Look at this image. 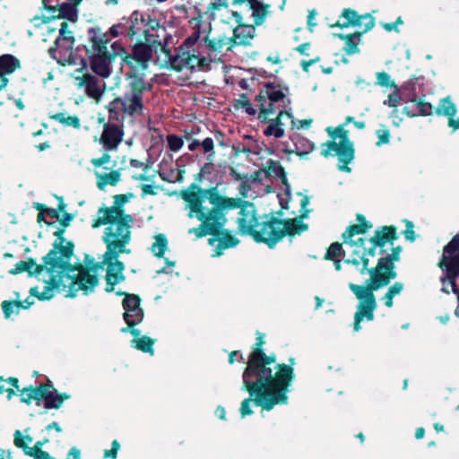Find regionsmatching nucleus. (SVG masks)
Wrapping results in <instances>:
<instances>
[{
    "mask_svg": "<svg viewBox=\"0 0 459 459\" xmlns=\"http://www.w3.org/2000/svg\"><path fill=\"white\" fill-rule=\"evenodd\" d=\"M39 211L38 221L48 226L60 222V227L54 232L56 237L53 249L44 258V265L39 266L30 259V277L36 281L30 288V295L39 299H49L56 291L62 292L65 297L73 298L79 290L87 295L98 285L96 270H86L82 266L75 267L71 264L74 245L67 241L63 234L72 216L65 213L60 216L56 209L45 208L39 203L34 204Z\"/></svg>",
    "mask_w": 459,
    "mask_h": 459,
    "instance_id": "f257e3e1",
    "label": "nucleus"
},
{
    "mask_svg": "<svg viewBox=\"0 0 459 459\" xmlns=\"http://www.w3.org/2000/svg\"><path fill=\"white\" fill-rule=\"evenodd\" d=\"M126 85L121 96L115 98L108 106V122L103 125L100 144L108 152L117 151L124 137V122L133 123L149 116L152 81L135 71L126 74Z\"/></svg>",
    "mask_w": 459,
    "mask_h": 459,
    "instance_id": "f03ea898",
    "label": "nucleus"
},
{
    "mask_svg": "<svg viewBox=\"0 0 459 459\" xmlns=\"http://www.w3.org/2000/svg\"><path fill=\"white\" fill-rule=\"evenodd\" d=\"M263 342V336H258L243 373V383L257 405L271 410L287 402L286 393L293 371L285 364H277L273 356H266L260 350Z\"/></svg>",
    "mask_w": 459,
    "mask_h": 459,
    "instance_id": "7ed1b4c3",
    "label": "nucleus"
},
{
    "mask_svg": "<svg viewBox=\"0 0 459 459\" xmlns=\"http://www.w3.org/2000/svg\"><path fill=\"white\" fill-rule=\"evenodd\" d=\"M400 248L385 257L378 260L377 265L371 269L366 270L370 278L366 281L365 285L349 283V288L359 299L357 311L354 315V331L360 330V323L364 319L372 321L374 319V312L377 308L376 297L374 291L383 288L396 277L394 262L399 260Z\"/></svg>",
    "mask_w": 459,
    "mask_h": 459,
    "instance_id": "20e7f679",
    "label": "nucleus"
},
{
    "mask_svg": "<svg viewBox=\"0 0 459 459\" xmlns=\"http://www.w3.org/2000/svg\"><path fill=\"white\" fill-rule=\"evenodd\" d=\"M357 220L358 224L349 226L342 233L343 243L351 249L353 255L351 259H346L345 263L354 266L351 273L364 274L368 266V256H374L377 247H383L391 243L395 238V232L393 228L383 227L375 232L374 237L366 239L359 235L364 234L372 225L368 224L362 215H358Z\"/></svg>",
    "mask_w": 459,
    "mask_h": 459,
    "instance_id": "39448f33",
    "label": "nucleus"
},
{
    "mask_svg": "<svg viewBox=\"0 0 459 459\" xmlns=\"http://www.w3.org/2000/svg\"><path fill=\"white\" fill-rule=\"evenodd\" d=\"M132 216H122L116 209L109 211H98L92 228L96 229L101 225H108L102 236L107 250L104 253L106 261L116 259L122 253H129L126 246L131 240Z\"/></svg>",
    "mask_w": 459,
    "mask_h": 459,
    "instance_id": "423d86ee",
    "label": "nucleus"
},
{
    "mask_svg": "<svg viewBox=\"0 0 459 459\" xmlns=\"http://www.w3.org/2000/svg\"><path fill=\"white\" fill-rule=\"evenodd\" d=\"M89 46L86 53L90 60V66L93 73L102 79L108 78L112 73V61L117 56L126 53L125 48L119 41L110 44L108 50V35L103 33L100 28H90L88 30Z\"/></svg>",
    "mask_w": 459,
    "mask_h": 459,
    "instance_id": "0eeeda50",
    "label": "nucleus"
},
{
    "mask_svg": "<svg viewBox=\"0 0 459 459\" xmlns=\"http://www.w3.org/2000/svg\"><path fill=\"white\" fill-rule=\"evenodd\" d=\"M184 200L188 204L190 210L189 217L195 216L202 224L198 228H193L188 232L194 233L197 238L205 235H214L223 227L226 218L218 208L208 209L203 205L204 200L195 192L186 193L183 195Z\"/></svg>",
    "mask_w": 459,
    "mask_h": 459,
    "instance_id": "6e6552de",
    "label": "nucleus"
},
{
    "mask_svg": "<svg viewBox=\"0 0 459 459\" xmlns=\"http://www.w3.org/2000/svg\"><path fill=\"white\" fill-rule=\"evenodd\" d=\"M307 230V225L300 219L281 221L274 217H265L253 231L251 237L256 242L274 247L286 235L294 236Z\"/></svg>",
    "mask_w": 459,
    "mask_h": 459,
    "instance_id": "1a4fd4ad",
    "label": "nucleus"
},
{
    "mask_svg": "<svg viewBox=\"0 0 459 459\" xmlns=\"http://www.w3.org/2000/svg\"><path fill=\"white\" fill-rule=\"evenodd\" d=\"M289 89L273 82L265 83L255 97L258 118L266 120L269 117L283 112H291Z\"/></svg>",
    "mask_w": 459,
    "mask_h": 459,
    "instance_id": "9d476101",
    "label": "nucleus"
},
{
    "mask_svg": "<svg viewBox=\"0 0 459 459\" xmlns=\"http://www.w3.org/2000/svg\"><path fill=\"white\" fill-rule=\"evenodd\" d=\"M353 122L352 117H347L344 125L335 128L327 127L326 132L331 137V141L322 145L321 153L325 157L336 155L339 158L338 168L344 172H350L351 169L348 164L354 159L353 143L348 137V131L344 129V126Z\"/></svg>",
    "mask_w": 459,
    "mask_h": 459,
    "instance_id": "9b49d317",
    "label": "nucleus"
},
{
    "mask_svg": "<svg viewBox=\"0 0 459 459\" xmlns=\"http://www.w3.org/2000/svg\"><path fill=\"white\" fill-rule=\"evenodd\" d=\"M160 55H159L158 62L161 67H170L177 71L206 69L211 64V59L202 56L195 48L184 49L179 48L175 53L168 47L167 44H159Z\"/></svg>",
    "mask_w": 459,
    "mask_h": 459,
    "instance_id": "f8f14e48",
    "label": "nucleus"
},
{
    "mask_svg": "<svg viewBox=\"0 0 459 459\" xmlns=\"http://www.w3.org/2000/svg\"><path fill=\"white\" fill-rule=\"evenodd\" d=\"M438 266L444 273L440 281L445 284L448 281L451 284L452 291L457 296L458 306L455 309V315L459 316V289L456 286V279L459 276V234H456L444 247Z\"/></svg>",
    "mask_w": 459,
    "mask_h": 459,
    "instance_id": "ddd939ff",
    "label": "nucleus"
},
{
    "mask_svg": "<svg viewBox=\"0 0 459 459\" xmlns=\"http://www.w3.org/2000/svg\"><path fill=\"white\" fill-rule=\"evenodd\" d=\"M194 6L199 16L210 21L220 19L222 22H230L231 18L237 22L242 21L240 13L229 10L228 0H195Z\"/></svg>",
    "mask_w": 459,
    "mask_h": 459,
    "instance_id": "4468645a",
    "label": "nucleus"
},
{
    "mask_svg": "<svg viewBox=\"0 0 459 459\" xmlns=\"http://www.w3.org/2000/svg\"><path fill=\"white\" fill-rule=\"evenodd\" d=\"M30 398L37 400L39 404L40 401H43L47 409H58L64 401L69 398V395L58 394L48 380V384H40L34 388L30 386Z\"/></svg>",
    "mask_w": 459,
    "mask_h": 459,
    "instance_id": "2eb2a0df",
    "label": "nucleus"
},
{
    "mask_svg": "<svg viewBox=\"0 0 459 459\" xmlns=\"http://www.w3.org/2000/svg\"><path fill=\"white\" fill-rule=\"evenodd\" d=\"M256 177L258 179H261L264 177L276 178L281 179V183L285 186V193L283 195H278V197L281 206L284 209H288L287 204L290 195V188L287 183L285 172L281 163L277 160H267L264 165V168L257 171Z\"/></svg>",
    "mask_w": 459,
    "mask_h": 459,
    "instance_id": "dca6fc26",
    "label": "nucleus"
},
{
    "mask_svg": "<svg viewBox=\"0 0 459 459\" xmlns=\"http://www.w3.org/2000/svg\"><path fill=\"white\" fill-rule=\"evenodd\" d=\"M154 37L153 34H147L146 35V40L149 42V44L140 43L136 44L133 48L132 54L130 56V58L142 63L143 67L146 68L147 65L146 63L150 61L153 55L156 56L155 62L159 64L158 57L159 55H160V50L159 48V44H164L161 40H152L151 38Z\"/></svg>",
    "mask_w": 459,
    "mask_h": 459,
    "instance_id": "f3484780",
    "label": "nucleus"
},
{
    "mask_svg": "<svg viewBox=\"0 0 459 459\" xmlns=\"http://www.w3.org/2000/svg\"><path fill=\"white\" fill-rule=\"evenodd\" d=\"M72 24L68 22L63 21L60 23V27L58 29V37L55 40L56 48H50L49 53L51 56L56 59L59 63L61 62L56 54L60 51L64 50L65 52H69L71 54V50L74 45V30H72Z\"/></svg>",
    "mask_w": 459,
    "mask_h": 459,
    "instance_id": "a211bd4d",
    "label": "nucleus"
},
{
    "mask_svg": "<svg viewBox=\"0 0 459 459\" xmlns=\"http://www.w3.org/2000/svg\"><path fill=\"white\" fill-rule=\"evenodd\" d=\"M76 81L79 88L83 89L89 98L100 102L106 89V83L102 79H99L91 74H84L76 77Z\"/></svg>",
    "mask_w": 459,
    "mask_h": 459,
    "instance_id": "6ab92c4d",
    "label": "nucleus"
},
{
    "mask_svg": "<svg viewBox=\"0 0 459 459\" xmlns=\"http://www.w3.org/2000/svg\"><path fill=\"white\" fill-rule=\"evenodd\" d=\"M341 18L343 19V21L337 22V26L341 28H348L350 26L362 27L363 25L362 32H366L371 30L375 25L374 18L371 15L366 14L359 16L355 11L351 9H344Z\"/></svg>",
    "mask_w": 459,
    "mask_h": 459,
    "instance_id": "aec40b11",
    "label": "nucleus"
},
{
    "mask_svg": "<svg viewBox=\"0 0 459 459\" xmlns=\"http://www.w3.org/2000/svg\"><path fill=\"white\" fill-rule=\"evenodd\" d=\"M260 222L257 221L255 206L246 202L239 211L238 218V229L243 234L252 235Z\"/></svg>",
    "mask_w": 459,
    "mask_h": 459,
    "instance_id": "412c9836",
    "label": "nucleus"
},
{
    "mask_svg": "<svg viewBox=\"0 0 459 459\" xmlns=\"http://www.w3.org/2000/svg\"><path fill=\"white\" fill-rule=\"evenodd\" d=\"M291 118V112H283L277 115L275 118L268 117L264 120L268 125L264 127L263 133L267 137H273L275 139L282 138L285 134L284 126L285 120Z\"/></svg>",
    "mask_w": 459,
    "mask_h": 459,
    "instance_id": "4be33fe9",
    "label": "nucleus"
},
{
    "mask_svg": "<svg viewBox=\"0 0 459 459\" xmlns=\"http://www.w3.org/2000/svg\"><path fill=\"white\" fill-rule=\"evenodd\" d=\"M102 263L108 266L106 275V281L108 284L107 290L111 291L113 290L114 285L124 281L125 277L123 274V271L125 269V266L123 263L117 260V258L106 261L105 257L103 256Z\"/></svg>",
    "mask_w": 459,
    "mask_h": 459,
    "instance_id": "5701e85b",
    "label": "nucleus"
},
{
    "mask_svg": "<svg viewBox=\"0 0 459 459\" xmlns=\"http://www.w3.org/2000/svg\"><path fill=\"white\" fill-rule=\"evenodd\" d=\"M29 389L24 387L20 389L18 386V379L10 377L4 379L0 377V393H7V399L11 400L13 395H19L22 403H29Z\"/></svg>",
    "mask_w": 459,
    "mask_h": 459,
    "instance_id": "b1692460",
    "label": "nucleus"
},
{
    "mask_svg": "<svg viewBox=\"0 0 459 459\" xmlns=\"http://www.w3.org/2000/svg\"><path fill=\"white\" fill-rule=\"evenodd\" d=\"M96 185L100 190L104 191L107 186H115L121 180L120 169H98L94 171Z\"/></svg>",
    "mask_w": 459,
    "mask_h": 459,
    "instance_id": "393cba45",
    "label": "nucleus"
},
{
    "mask_svg": "<svg viewBox=\"0 0 459 459\" xmlns=\"http://www.w3.org/2000/svg\"><path fill=\"white\" fill-rule=\"evenodd\" d=\"M256 36V30L254 25L240 24L233 30L231 38L232 45L250 46Z\"/></svg>",
    "mask_w": 459,
    "mask_h": 459,
    "instance_id": "a878e982",
    "label": "nucleus"
},
{
    "mask_svg": "<svg viewBox=\"0 0 459 459\" xmlns=\"http://www.w3.org/2000/svg\"><path fill=\"white\" fill-rule=\"evenodd\" d=\"M20 67V62L12 55H3L0 56V90L6 86L8 82L7 75L13 74Z\"/></svg>",
    "mask_w": 459,
    "mask_h": 459,
    "instance_id": "bb28decb",
    "label": "nucleus"
},
{
    "mask_svg": "<svg viewBox=\"0 0 459 459\" xmlns=\"http://www.w3.org/2000/svg\"><path fill=\"white\" fill-rule=\"evenodd\" d=\"M292 142V147L286 146L281 148V151L288 153L294 152L301 156L311 152L315 148L314 143L304 137L296 136Z\"/></svg>",
    "mask_w": 459,
    "mask_h": 459,
    "instance_id": "cd10ccee",
    "label": "nucleus"
},
{
    "mask_svg": "<svg viewBox=\"0 0 459 459\" xmlns=\"http://www.w3.org/2000/svg\"><path fill=\"white\" fill-rule=\"evenodd\" d=\"M203 40L204 41L206 47L210 51L212 52H221L225 47L230 46L228 48L233 46L231 38L227 37L225 35H219L218 37L211 38L208 34L203 37Z\"/></svg>",
    "mask_w": 459,
    "mask_h": 459,
    "instance_id": "c85d7f7f",
    "label": "nucleus"
},
{
    "mask_svg": "<svg viewBox=\"0 0 459 459\" xmlns=\"http://www.w3.org/2000/svg\"><path fill=\"white\" fill-rule=\"evenodd\" d=\"M248 6L252 10V17L255 25H262L270 13V5L261 3L259 0H248Z\"/></svg>",
    "mask_w": 459,
    "mask_h": 459,
    "instance_id": "c756f323",
    "label": "nucleus"
},
{
    "mask_svg": "<svg viewBox=\"0 0 459 459\" xmlns=\"http://www.w3.org/2000/svg\"><path fill=\"white\" fill-rule=\"evenodd\" d=\"M79 4L65 3L60 5L58 16L63 19H66L68 22L74 24L78 20V9Z\"/></svg>",
    "mask_w": 459,
    "mask_h": 459,
    "instance_id": "7c9ffc66",
    "label": "nucleus"
},
{
    "mask_svg": "<svg viewBox=\"0 0 459 459\" xmlns=\"http://www.w3.org/2000/svg\"><path fill=\"white\" fill-rule=\"evenodd\" d=\"M346 248H347V250L343 249L342 244H340L338 242H334V243L331 244L330 247H328L327 252L325 255V258L328 259V260L340 259L341 257L345 256V254L348 251L351 254L350 259H351L353 257V255L351 254V249L347 247H346Z\"/></svg>",
    "mask_w": 459,
    "mask_h": 459,
    "instance_id": "2f4dec72",
    "label": "nucleus"
},
{
    "mask_svg": "<svg viewBox=\"0 0 459 459\" xmlns=\"http://www.w3.org/2000/svg\"><path fill=\"white\" fill-rule=\"evenodd\" d=\"M403 290V284L402 282L396 281L393 285H391L386 293L382 298L385 305L387 307H392L394 305V298L400 295Z\"/></svg>",
    "mask_w": 459,
    "mask_h": 459,
    "instance_id": "473e14b6",
    "label": "nucleus"
},
{
    "mask_svg": "<svg viewBox=\"0 0 459 459\" xmlns=\"http://www.w3.org/2000/svg\"><path fill=\"white\" fill-rule=\"evenodd\" d=\"M437 113L448 117H454L456 113V107L449 98H445L440 100Z\"/></svg>",
    "mask_w": 459,
    "mask_h": 459,
    "instance_id": "72a5a7b5",
    "label": "nucleus"
},
{
    "mask_svg": "<svg viewBox=\"0 0 459 459\" xmlns=\"http://www.w3.org/2000/svg\"><path fill=\"white\" fill-rule=\"evenodd\" d=\"M131 196L132 195H117L114 196V205L110 207H101L98 211H109L110 209H116L122 214V216H131L130 214L125 213L124 210L122 209L123 205L129 201Z\"/></svg>",
    "mask_w": 459,
    "mask_h": 459,
    "instance_id": "f704fd0d",
    "label": "nucleus"
},
{
    "mask_svg": "<svg viewBox=\"0 0 459 459\" xmlns=\"http://www.w3.org/2000/svg\"><path fill=\"white\" fill-rule=\"evenodd\" d=\"M143 318V312L142 308L125 310L124 319L129 326L142 322Z\"/></svg>",
    "mask_w": 459,
    "mask_h": 459,
    "instance_id": "c9c22d12",
    "label": "nucleus"
},
{
    "mask_svg": "<svg viewBox=\"0 0 459 459\" xmlns=\"http://www.w3.org/2000/svg\"><path fill=\"white\" fill-rule=\"evenodd\" d=\"M168 247V240L163 234L155 237V241L152 245V252L156 256H162Z\"/></svg>",
    "mask_w": 459,
    "mask_h": 459,
    "instance_id": "e433bc0d",
    "label": "nucleus"
},
{
    "mask_svg": "<svg viewBox=\"0 0 459 459\" xmlns=\"http://www.w3.org/2000/svg\"><path fill=\"white\" fill-rule=\"evenodd\" d=\"M201 152L206 156L208 160H212L215 157L214 141L211 137H206L200 143Z\"/></svg>",
    "mask_w": 459,
    "mask_h": 459,
    "instance_id": "4c0bfd02",
    "label": "nucleus"
},
{
    "mask_svg": "<svg viewBox=\"0 0 459 459\" xmlns=\"http://www.w3.org/2000/svg\"><path fill=\"white\" fill-rule=\"evenodd\" d=\"M54 119L58 121L59 123L67 126H72L74 128L79 129L81 127L80 119L76 116H66L64 113H58L55 115Z\"/></svg>",
    "mask_w": 459,
    "mask_h": 459,
    "instance_id": "58836bf2",
    "label": "nucleus"
},
{
    "mask_svg": "<svg viewBox=\"0 0 459 459\" xmlns=\"http://www.w3.org/2000/svg\"><path fill=\"white\" fill-rule=\"evenodd\" d=\"M133 342L134 343V347L137 350L153 354L154 340L151 339L150 337L142 336L137 340H133Z\"/></svg>",
    "mask_w": 459,
    "mask_h": 459,
    "instance_id": "ea45409f",
    "label": "nucleus"
},
{
    "mask_svg": "<svg viewBox=\"0 0 459 459\" xmlns=\"http://www.w3.org/2000/svg\"><path fill=\"white\" fill-rule=\"evenodd\" d=\"M22 302H11L4 300L2 303V309L5 318H10L12 315L18 314L21 308H24Z\"/></svg>",
    "mask_w": 459,
    "mask_h": 459,
    "instance_id": "a19ab883",
    "label": "nucleus"
},
{
    "mask_svg": "<svg viewBox=\"0 0 459 459\" xmlns=\"http://www.w3.org/2000/svg\"><path fill=\"white\" fill-rule=\"evenodd\" d=\"M211 203L218 204L221 208L233 209L239 206V201L234 198H211Z\"/></svg>",
    "mask_w": 459,
    "mask_h": 459,
    "instance_id": "79ce46f5",
    "label": "nucleus"
},
{
    "mask_svg": "<svg viewBox=\"0 0 459 459\" xmlns=\"http://www.w3.org/2000/svg\"><path fill=\"white\" fill-rule=\"evenodd\" d=\"M359 38V34H352V35L345 37L346 44H345V48L344 49H345L347 54L352 55V54H355V53H357L359 51V48H358Z\"/></svg>",
    "mask_w": 459,
    "mask_h": 459,
    "instance_id": "37998d69",
    "label": "nucleus"
},
{
    "mask_svg": "<svg viewBox=\"0 0 459 459\" xmlns=\"http://www.w3.org/2000/svg\"><path fill=\"white\" fill-rule=\"evenodd\" d=\"M167 143L168 147L171 152H178L184 145V141L182 137L177 134H168L167 135Z\"/></svg>",
    "mask_w": 459,
    "mask_h": 459,
    "instance_id": "c03bdc74",
    "label": "nucleus"
},
{
    "mask_svg": "<svg viewBox=\"0 0 459 459\" xmlns=\"http://www.w3.org/2000/svg\"><path fill=\"white\" fill-rule=\"evenodd\" d=\"M202 38V33L200 29L195 30L182 43L179 48H184V49H192L193 47L197 43L199 39Z\"/></svg>",
    "mask_w": 459,
    "mask_h": 459,
    "instance_id": "a18cd8bd",
    "label": "nucleus"
},
{
    "mask_svg": "<svg viewBox=\"0 0 459 459\" xmlns=\"http://www.w3.org/2000/svg\"><path fill=\"white\" fill-rule=\"evenodd\" d=\"M123 307L125 310L141 308L140 299L134 294L126 295L123 300Z\"/></svg>",
    "mask_w": 459,
    "mask_h": 459,
    "instance_id": "49530a36",
    "label": "nucleus"
},
{
    "mask_svg": "<svg viewBox=\"0 0 459 459\" xmlns=\"http://www.w3.org/2000/svg\"><path fill=\"white\" fill-rule=\"evenodd\" d=\"M377 83L382 87L396 88L397 85L391 80L390 75L385 72L377 73Z\"/></svg>",
    "mask_w": 459,
    "mask_h": 459,
    "instance_id": "de8ad7c7",
    "label": "nucleus"
},
{
    "mask_svg": "<svg viewBox=\"0 0 459 459\" xmlns=\"http://www.w3.org/2000/svg\"><path fill=\"white\" fill-rule=\"evenodd\" d=\"M394 89V91L391 94L388 95V98L385 100H384V105L392 107V108H395L399 105V103L402 100L400 89L398 86Z\"/></svg>",
    "mask_w": 459,
    "mask_h": 459,
    "instance_id": "09e8293b",
    "label": "nucleus"
},
{
    "mask_svg": "<svg viewBox=\"0 0 459 459\" xmlns=\"http://www.w3.org/2000/svg\"><path fill=\"white\" fill-rule=\"evenodd\" d=\"M111 157L108 153L105 152L100 158H95L91 160V163L94 167V171H98V169H107L104 165L108 164L110 162Z\"/></svg>",
    "mask_w": 459,
    "mask_h": 459,
    "instance_id": "8fccbe9b",
    "label": "nucleus"
},
{
    "mask_svg": "<svg viewBox=\"0 0 459 459\" xmlns=\"http://www.w3.org/2000/svg\"><path fill=\"white\" fill-rule=\"evenodd\" d=\"M238 243V239L226 235L219 239V244L217 249H225L229 247H233Z\"/></svg>",
    "mask_w": 459,
    "mask_h": 459,
    "instance_id": "3c124183",
    "label": "nucleus"
},
{
    "mask_svg": "<svg viewBox=\"0 0 459 459\" xmlns=\"http://www.w3.org/2000/svg\"><path fill=\"white\" fill-rule=\"evenodd\" d=\"M377 145L381 146L390 142V132L388 129L383 127L377 130Z\"/></svg>",
    "mask_w": 459,
    "mask_h": 459,
    "instance_id": "603ef678",
    "label": "nucleus"
},
{
    "mask_svg": "<svg viewBox=\"0 0 459 459\" xmlns=\"http://www.w3.org/2000/svg\"><path fill=\"white\" fill-rule=\"evenodd\" d=\"M27 437L22 436V432L20 430H17L14 433V445L17 447L22 448L26 455H29V447L26 446V440Z\"/></svg>",
    "mask_w": 459,
    "mask_h": 459,
    "instance_id": "864d4df0",
    "label": "nucleus"
},
{
    "mask_svg": "<svg viewBox=\"0 0 459 459\" xmlns=\"http://www.w3.org/2000/svg\"><path fill=\"white\" fill-rule=\"evenodd\" d=\"M30 457L34 459H54L48 453L39 449L37 446L30 447Z\"/></svg>",
    "mask_w": 459,
    "mask_h": 459,
    "instance_id": "5fc2aeb1",
    "label": "nucleus"
},
{
    "mask_svg": "<svg viewBox=\"0 0 459 459\" xmlns=\"http://www.w3.org/2000/svg\"><path fill=\"white\" fill-rule=\"evenodd\" d=\"M432 109H433V108L430 103L421 102V101H419L417 103V110L420 115H422V116L430 115L432 113Z\"/></svg>",
    "mask_w": 459,
    "mask_h": 459,
    "instance_id": "6e6d98bb",
    "label": "nucleus"
},
{
    "mask_svg": "<svg viewBox=\"0 0 459 459\" xmlns=\"http://www.w3.org/2000/svg\"><path fill=\"white\" fill-rule=\"evenodd\" d=\"M299 203H300V206H301V209H300L301 216L299 219L302 221V218L307 217L309 213V210L307 209V206L309 205L308 196L300 195Z\"/></svg>",
    "mask_w": 459,
    "mask_h": 459,
    "instance_id": "4d7b16f0",
    "label": "nucleus"
},
{
    "mask_svg": "<svg viewBox=\"0 0 459 459\" xmlns=\"http://www.w3.org/2000/svg\"><path fill=\"white\" fill-rule=\"evenodd\" d=\"M287 120H289L291 124V127L294 129H300V128H304V127H308L311 124V120H298V121H295L293 117L291 116V118H287Z\"/></svg>",
    "mask_w": 459,
    "mask_h": 459,
    "instance_id": "13d9d810",
    "label": "nucleus"
},
{
    "mask_svg": "<svg viewBox=\"0 0 459 459\" xmlns=\"http://www.w3.org/2000/svg\"><path fill=\"white\" fill-rule=\"evenodd\" d=\"M251 403H252V400L250 398L245 399L242 402L241 407H240V413H241L242 418L246 417L247 415L252 414V411L250 408Z\"/></svg>",
    "mask_w": 459,
    "mask_h": 459,
    "instance_id": "bf43d9fd",
    "label": "nucleus"
},
{
    "mask_svg": "<svg viewBox=\"0 0 459 459\" xmlns=\"http://www.w3.org/2000/svg\"><path fill=\"white\" fill-rule=\"evenodd\" d=\"M122 29L123 26L121 24H115L108 30V31L104 33L108 35V39L110 42L112 38H117L122 33Z\"/></svg>",
    "mask_w": 459,
    "mask_h": 459,
    "instance_id": "052dcab7",
    "label": "nucleus"
},
{
    "mask_svg": "<svg viewBox=\"0 0 459 459\" xmlns=\"http://www.w3.org/2000/svg\"><path fill=\"white\" fill-rule=\"evenodd\" d=\"M29 269V263L25 261H21L16 264L15 267L10 270L11 274H17L22 272H26Z\"/></svg>",
    "mask_w": 459,
    "mask_h": 459,
    "instance_id": "680f3d73",
    "label": "nucleus"
},
{
    "mask_svg": "<svg viewBox=\"0 0 459 459\" xmlns=\"http://www.w3.org/2000/svg\"><path fill=\"white\" fill-rule=\"evenodd\" d=\"M405 238L410 241H414L415 232L413 230V224L411 221L406 222V230H404Z\"/></svg>",
    "mask_w": 459,
    "mask_h": 459,
    "instance_id": "e2e57ef3",
    "label": "nucleus"
},
{
    "mask_svg": "<svg viewBox=\"0 0 459 459\" xmlns=\"http://www.w3.org/2000/svg\"><path fill=\"white\" fill-rule=\"evenodd\" d=\"M243 109L249 115H255L257 113V109L253 107L249 100H245L242 103Z\"/></svg>",
    "mask_w": 459,
    "mask_h": 459,
    "instance_id": "0e129e2a",
    "label": "nucleus"
},
{
    "mask_svg": "<svg viewBox=\"0 0 459 459\" xmlns=\"http://www.w3.org/2000/svg\"><path fill=\"white\" fill-rule=\"evenodd\" d=\"M212 160H209L208 162L204 163V166L201 169L200 174L202 176H205L207 174H211L214 169Z\"/></svg>",
    "mask_w": 459,
    "mask_h": 459,
    "instance_id": "69168bd1",
    "label": "nucleus"
},
{
    "mask_svg": "<svg viewBox=\"0 0 459 459\" xmlns=\"http://www.w3.org/2000/svg\"><path fill=\"white\" fill-rule=\"evenodd\" d=\"M66 459H80V451L75 447L71 448Z\"/></svg>",
    "mask_w": 459,
    "mask_h": 459,
    "instance_id": "338daca9",
    "label": "nucleus"
},
{
    "mask_svg": "<svg viewBox=\"0 0 459 459\" xmlns=\"http://www.w3.org/2000/svg\"><path fill=\"white\" fill-rule=\"evenodd\" d=\"M310 48V44L309 43H303L301 45H299L298 48H297V50L301 54V55H307V51L309 50Z\"/></svg>",
    "mask_w": 459,
    "mask_h": 459,
    "instance_id": "774afa93",
    "label": "nucleus"
}]
</instances>
